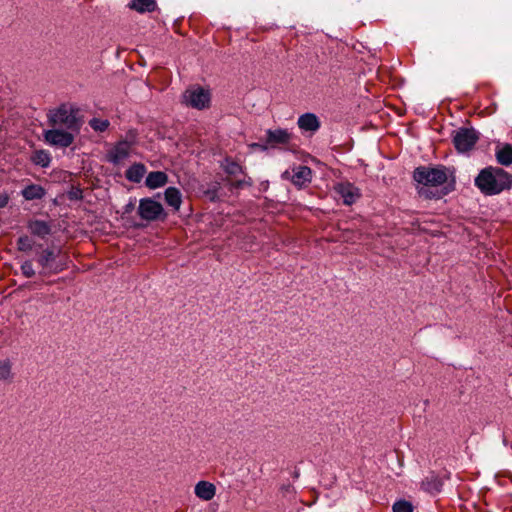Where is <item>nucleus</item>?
I'll return each mask as SVG.
<instances>
[{"instance_id":"nucleus-27","label":"nucleus","mask_w":512,"mask_h":512,"mask_svg":"<svg viewBox=\"0 0 512 512\" xmlns=\"http://www.w3.org/2000/svg\"><path fill=\"white\" fill-rule=\"evenodd\" d=\"M393 512H413V506L409 501L399 500L393 504Z\"/></svg>"},{"instance_id":"nucleus-21","label":"nucleus","mask_w":512,"mask_h":512,"mask_svg":"<svg viewBox=\"0 0 512 512\" xmlns=\"http://www.w3.org/2000/svg\"><path fill=\"white\" fill-rule=\"evenodd\" d=\"M31 160L36 165L48 167L51 162V156L46 150H37L32 154Z\"/></svg>"},{"instance_id":"nucleus-1","label":"nucleus","mask_w":512,"mask_h":512,"mask_svg":"<svg viewBox=\"0 0 512 512\" xmlns=\"http://www.w3.org/2000/svg\"><path fill=\"white\" fill-rule=\"evenodd\" d=\"M413 178L417 183L418 194L425 199H440L448 193L444 187L448 179L444 167L420 166L415 169Z\"/></svg>"},{"instance_id":"nucleus-18","label":"nucleus","mask_w":512,"mask_h":512,"mask_svg":"<svg viewBox=\"0 0 512 512\" xmlns=\"http://www.w3.org/2000/svg\"><path fill=\"white\" fill-rule=\"evenodd\" d=\"M128 6L138 13L153 12L157 8L155 0H132Z\"/></svg>"},{"instance_id":"nucleus-14","label":"nucleus","mask_w":512,"mask_h":512,"mask_svg":"<svg viewBox=\"0 0 512 512\" xmlns=\"http://www.w3.org/2000/svg\"><path fill=\"white\" fill-rule=\"evenodd\" d=\"M495 157L497 162L503 166L512 164V145L504 144L498 145L495 150Z\"/></svg>"},{"instance_id":"nucleus-24","label":"nucleus","mask_w":512,"mask_h":512,"mask_svg":"<svg viewBox=\"0 0 512 512\" xmlns=\"http://www.w3.org/2000/svg\"><path fill=\"white\" fill-rule=\"evenodd\" d=\"M89 125L93 130L103 132L109 127L110 123L106 119L93 118L89 121Z\"/></svg>"},{"instance_id":"nucleus-4","label":"nucleus","mask_w":512,"mask_h":512,"mask_svg":"<svg viewBox=\"0 0 512 512\" xmlns=\"http://www.w3.org/2000/svg\"><path fill=\"white\" fill-rule=\"evenodd\" d=\"M76 134L78 133L66 129L51 127L50 129L44 130L43 138L50 146L67 148L73 144Z\"/></svg>"},{"instance_id":"nucleus-8","label":"nucleus","mask_w":512,"mask_h":512,"mask_svg":"<svg viewBox=\"0 0 512 512\" xmlns=\"http://www.w3.org/2000/svg\"><path fill=\"white\" fill-rule=\"evenodd\" d=\"M134 141L121 140L117 142L107 154V159L109 162L119 165L127 160L133 150Z\"/></svg>"},{"instance_id":"nucleus-2","label":"nucleus","mask_w":512,"mask_h":512,"mask_svg":"<svg viewBox=\"0 0 512 512\" xmlns=\"http://www.w3.org/2000/svg\"><path fill=\"white\" fill-rule=\"evenodd\" d=\"M475 186L485 195H497L512 186V175L499 167L482 169L475 178Z\"/></svg>"},{"instance_id":"nucleus-19","label":"nucleus","mask_w":512,"mask_h":512,"mask_svg":"<svg viewBox=\"0 0 512 512\" xmlns=\"http://www.w3.org/2000/svg\"><path fill=\"white\" fill-rule=\"evenodd\" d=\"M145 173L146 167L141 163H135L126 170L125 176L129 181L139 183L143 179Z\"/></svg>"},{"instance_id":"nucleus-30","label":"nucleus","mask_w":512,"mask_h":512,"mask_svg":"<svg viewBox=\"0 0 512 512\" xmlns=\"http://www.w3.org/2000/svg\"><path fill=\"white\" fill-rule=\"evenodd\" d=\"M8 203V197L0 195V207H4Z\"/></svg>"},{"instance_id":"nucleus-25","label":"nucleus","mask_w":512,"mask_h":512,"mask_svg":"<svg viewBox=\"0 0 512 512\" xmlns=\"http://www.w3.org/2000/svg\"><path fill=\"white\" fill-rule=\"evenodd\" d=\"M223 168L230 175H237L242 172V167L238 163L229 159L225 160Z\"/></svg>"},{"instance_id":"nucleus-23","label":"nucleus","mask_w":512,"mask_h":512,"mask_svg":"<svg viewBox=\"0 0 512 512\" xmlns=\"http://www.w3.org/2000/svg\"><path fill=\"white\" fill-rule=\"evenodd\" d=\"M55 260V254L52 250L46 249L42 252V254L38 258V263L46 269L50 262Z\"/></svg>"},{"instance_id":"nucleus-28","label":"nucleus","mask_w":512,"mask_h":512,"mask_svg":"<svg viewBox=\"0 0 512 512\" xmlns=\"http://www.w3.org/2000/svg\"><path fill=\"white\" fill-rule=\"evenodd\" d=\"M21 272L27 278L33 277L35 275V270L33 268L32 261L27 260L23 262V264L21 265Z\"/></svg>"},{"instance_id":"nucleus-22","label":"nucleus","mask_w":512,"mask_h":512,"mask_svg":"<svg viewBox=\"0 0 512 512\" xmlns=\"http://www.w3.org/2000/svg\"><path fill=\"white\" fill-rule=\"evenodd\" d=\"M11 363L7 360L0 361V380L2 381H11L13 378V374L11 371Z\"/></svg>"},{"instance_id":"nucleus-20","label":"nucleus","mask_w":512,"mask_h":512,"mask_svg":"<svg viewBox=\"0 0 512 512\" xmlns=\"http://www.w3.org/2000/svg\"><path fill=\"white\" fill-rule=\"evenodd\" d=\"M45 195V190L36 184H31L22 190V196L26 200L41 199Z\"/></svg>"},{"instance_id":"nucleus-7","label":"nucleus","mask_w":512,"mask_h":512,"mask_svg":"<svg viewBox=\"0 0 512 512\" xmlns=\"http://www.w3.org/2000/svg\"><path fill=\"white\" fill-rule=\"evenodd\" d=\"M478 134L474 129L461 128L455 132L453 142L459 152H467L474 147Z\"/></svg>"},{"instance_id":"nucleus-10","label":"nucleus","mask_w":512,"mask_h":512,"mask_svg":"<svg viewBox=\"0 0 512 512\" xmlns=\"http://www.w3.org/2000/svg\"><path fill=\"white\" fill-rule=\"evenodd\" d=\"M291 138L292 134L287 129H269L266 131V145L264 146V149L268 147L274 148L279 145L288 144Z\"/></svg>"},{"instance_id":"nucleus-26","label":"nucleus","mask_w":512,"mask_h":512,"mask_svg":"<svg viewBox=\"0 0 512 512\" xmlns=\"http://www.w3.org/2000/svg\"><path fill=\"white\" fill-rule=\"evenodd\" d=\"M18 250L28 252L33 248V241L27 235L19 237L17 241Z\"/></svg>"},{"instance_id":"nucleus-3","label":"nucleus","mask_w":512,"mask_h":512,"mask_svg":"<svg viewBox=\"0 0 512 512\" xmlns=\"http://www.w3.org/2000/svg\"><path fill=\"white\" fill-rule=\"evenodd\" d=\"M78 111L71 106L62 104L47 112V122L50 127L79 132L82 121L78 117Z\"/></svg>"},{"instance_id":"nucleus-15","label":"nucleus","mask_w":512,"mask_h":512,"mask_svg":"<svg viewBox=\"0 0 512 512\" xmlns=\"http://www.w3.org/2000/svg\"><path fill=\"white\" fill-rule=\"evenodd\" d=\"M28 229L33 235L40 237L42 239L49 235L51 232L50 225L42 220L29 221Z\"/></svg>"},{"instance_id":"nucleus-5","label":"nucleus","mask_w":512,"mask_h":512,"mask_svg":"<svg viewBox=\"0 0 512 512\" xmlns=\"http://www.w3.org/2000/svg\"><path fill=\"white\" fill-rule=\"evenodd\" d=\"M183 103L195 109H205L210 104V94L202 87L194 86L183 93Z\"/></svg>"},{"instance_id":"nucleus-6","label":"nucleus","mask_w":512,"mask_h":512,"mask_svg":"<svg viewBox=\"0 0 512 512\" xmlns=\"http://www.w3.org/2000/svg\"><path fill=\"white\" fill-rule=\"evenodd\" d=\"M138 214L146 221H155L164 214V209L161 203L151 198H143L139 202Z\"/></svg>"},{"instance_id":"nucleus-33","label":"nucleus","mask_w":512,"mask_h":512,"mask_svg":"<svg viewBox=\"0 0 512 512\" xmlns=\"http://www.w3.org/2000/svg\"><path fill=\"white\" fill-rule=\"evenodd\" d=\"M344 240H345V241H349V240H350V238H349V237H344Z\"/></svg>"},{"instance_id":"nucleus-13","label":"nucleus","mask_w":512,"mask_h":512,"mask_svg":"<svg viewBox=\"0 0 512 512\" xmlns=\"http://www.w3.org/2000/svg\"><path fill=\"white\" fill-rule=\"evenodd\" d=\"M297 124L303 131L316 132L320 128V121L313 113H305L298 118Z\"/></svg>"},{"instance_id":"nucleus-9","label":"nucleus","mask_w":512,"mask_h":512,"mask_svg":"<svg viewBox=\"0 0 512 512\" xmlns=\"http://www.w3.org/2000/svg\"><path fill=\"white\" fill-rule=\"evenodd\" d=\"M283 178L290 179L295 186L303 187L311 182L312 170L304 165H299L292 169V174L285 171Z\"/></svg>"},{"instance_id":"nucleus-17","label":"nucleus","mask_w":512,"mask_h":512,"mask_svg":"<svg viewBox=\"0 0 512 512\" xmlns=\"http://www.w3.org/2000/svg\"><path fill=\"white\" fill-rule=\"evenodd\" d=\"M166 203L172 207L175 211L180 209L182 204L181 192L175 187H168L164 192Z\"/></svg>"},{"instance_id":"nucleus-29","label":"nucleus","mask_w":512,"mask_h":512,"mask_svg":"<svg viewBox=\"0 0 512 512\" xmlns=\"http://www.w3.org/2000/svg\"><path fill=\"white\" fill-rule=\"evenodd\" d=\"M281 489L284 490L286 493L294 492V488L290 484L283 485Z\"/></svg>"},{"instance_id":"nucleus-11","label":"nucleus","mask_w":512,"mask_h":512,"mask_svg":"<svg viewBox=\"0 0 512 512\" xmlns=\"http://www.w3.org/2000/svg\"><path fill=\"white\" fill-rule=\"evenodd\" d=\"M335 192L343 199V203L351 205L360 197L359 189L351 183H338L334 187Z\"/></svg>"},{"instance_id":"nucleus-12","label":"nucleus","mask_w":512,"mask_h":512,"mask_svg":"<svg viewBox=\"0 0 512 512\" xmlns=\"http://www.w3.org/2000/svg\"><path fill=\"white\" fill-rule=\"evenodd\" d=\"M194 493L199 499L210 501L216 494V486L211 482L202 480L195 485Z\"/></svg>"},{"instance_id":"nucleus-32","label":"nucleus","mask_w":512,"mask_h":512,"mask_svg":"<svg viewBox=\"0 0 512 512\" xmlns=\"http://www.w3.org/2000/svg\"><path fill=\"white\" fill-rule=\"evenodd\" d=\"M242 184H243V182L239 181V182L237 183V187L241 186Z\"/></svg>"},{"instance_id":"nucleus-16","label":"nucleus","mask_w":512,"mask_h":512,"mask_svg":"<svg viewBox=\"0 0 512 512\" xmlns=\"http://www.w3.org/2000/svg\"><path fill=\"white\" fill-rule=\"evenodd\" d=\"M168 182L166 173L162 171H153L146 177L145 184L150 189H156L164 186Z\"/></svg>"},{"instance_id":"nucleus-31","label":"nucleus","mask_w":512,"mask_h":512,"mask_svg":"<svg viewBox=\"0 0 512 512\" xmlns=\"http://www.w3.org/2000/svg\"><path fill=\"white\" fill-rule=\"evenodd\" d=\"M439 484H440V483H439L438 481H436V482H435V485H434V487H433V488H434L435 490H439Z\"/></svg>"}]
</instances>
